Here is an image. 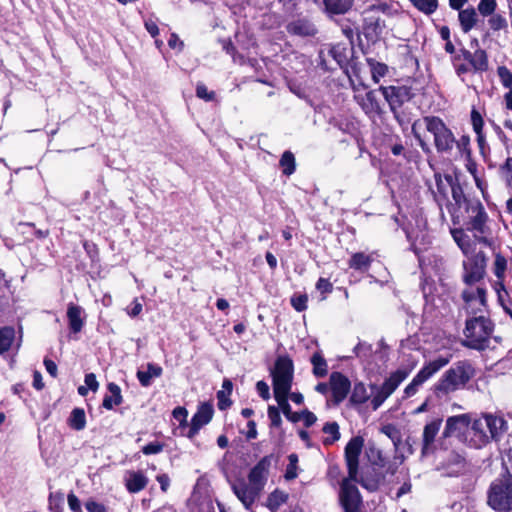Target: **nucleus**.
Segmentation results:
<instances>
[{"instance_id":"26","label":"nucleus","mask_w":512,"mask_h":512,"mask_svg":"<svg viewBox=\"0 0 512 512\" xmlns=\"http://www.w3.org/2000/svg\"><path fill=\"white\" fill-rule=\"evenodd\" d=\"M83 309L82 307L70 303L67 309V318L69 322V328L73 333H79L84 325L82 318Z\"/></svg>"},{"instance_id":"56","label":"nucleus","mask_w":512,"mask_h":512,"mask_svg":"<svg viewBox=\"0 0 512 512\" xmlns=\"http://www.w3.org/2000/svg\"><path fill=\"white\" fill-rule=\"evenodd\" d=\"M489 26L493 31H499L507 26L506 19L500 14H492L488 20Z\"/></svg>"},{"instance_id":"53","label":"nucleus","mask_w":512,"mask_h":512,"mask_svg":"<svg viewBox=\"0 0 512 512\" xmlns=\"http://www.w3.org/2000/svg\"><path fill=\"white\" fill-rule=\"evenodd\" d=\"M457 151L464 157L471 155L470 149V137L468 135H462L456 140L455 146Z\"/></svg>"},{"instance_id":"59","label":"nucleus","mask_w":512,"mask_h":512,"mask_svg":"<svg viewBox=\"0 0 512 512\" xmlns=\"http://www.w3.org/2000/svg\"><path fill=\"white\" fill-rule=\"evenodd\" d=\"M267 414H268V418L271 422V426L272 427H280L281 424H282V419H281V415H280V411L277 407L275 406H269L268 407V411H267Z\"/></svg>"},{"instance_id":"47","label":"nucleus","mask_w":512,"mask_h":512,"mask_svg":"<svg viewBox=\"0 0 512 512\" xmlns=\"http://www.w3.org/2000/svg\"><path fill=\"white\" fill-rule=\"evenodd\" d=\"M382 433L385 434L389 439H391L394 449L397 451L401 444V434L400 431L392 424H388L382 427Z\"/></svg>"},{"instance_id":"60","label":"nucleus","mask_w":512,"mask_h":512,"mask_svg":"<svg viewBox=\"0 0 512 512\" xmlns=\"http://www.w3.org/2000/svg\"><path fill=\"white\" fill-rule=\"evenodd\" d=\"M387 72V66L382 63H375L372 65L371 73L372 79L375 83H378L380 78L384 77Z\"/></svg>"},{"instance_id":"35","label":"nucleus","mask_w":512,"mask_h":512,"mask_svg":"<svg viewBox=\"0 0 512 512\" xmlns=\"http://www.w3.org/2000/svg\"><path fill=\"white\" fill-rule=\"evenodd\" d=\"M311 364L313 366V374L314 376L321 378L327 375L328 373V365L321 354V352L317 351L311 356Z\"/></svg>"},{"instance_id":"43","label":"nucleus","mask_w":512,"mask_h":512,"mask_svg":"<svg viewBox=\"0 0 512 512\" xmlns=\"http://www.w3.org/2000/svg\"><path fill=\"white\" fill-rule=\"evenodd\" d=\"M282 172L286 176H290L295 172V157L291 151H285L279 161Z\"/></svg>"},{"instance_id":"40","label":"nucleus","mask_w":512,"mask_h":512,"mask_svg":"<svg viewBox=\"0 0 512 512\" xmlns=\"http://www.w3.org/2000/svg\"><path fill=\"white\" fill-rule=\"evenodd\" d=\"M451 193H452V198L455 202V205L459 209L464 208V210H466L467 204L472 202L471 199H468L465 196L462 187L458 183H454L451 185ZM475 200L476 199H473V201H475Z\"/></svg>"},{"instance_id":"4","label":"nucleus","mask_w":512,"mask_h":512,"mask_svg":"<svg viewBox=\"0 0 512 512\" xmlns=\"http://www.w3.org/2000/svg\"><path fill=\"white\" fill-rule=\"evenodd\" d=\"M426 130L432 134L436 151L440 154H451L456 138L444 121L436 116L424 117Z\"/></svg>"},{"instance_id":"52","label":"nucleus","mask_w":512,"mask_h":512,"mask_svg":"<svg viewBox=\"0 0 512 512\" xmlns=\"http://www.w3.org/2000/svg\"><path fill=\"white\" fill-rule=\"evenodd\" d=\"M49 508L54 512H61L63 509L64 495L61 492L50 493Z\"/></svg>"},{"instance_id":"6","label":"nucleus","mask_w":512,"mask_h":512,"mask_svg":"<svg viewBox=\"0 0 512 512\" xmlns=\"http://www.w3.org/2000/svg\"><path fill=\"white\" fill-rule=\"evenodd\" d=\"M360 87L366 89L365 84L361 83L358 86L352 85L354 91V100L360 106L361 110L369 119H375L381 117L383 114V106L378 96L380 92L378 90H369L366 92H360Z\"/></svg>"},{"instance_id":"33","label":"nucleus","mask_w":512,"mask_h":512,"mask_svg":"<svg viewBox=\"0 0 512 512\" xmlns=\"http://www.w3.org/2000/svg\"><path fill=\"white\" fill-rule=\"evenodd\" d=\"M458 18L462 31L468 33L477 22V13L474 8H467L459 11Z\"/></svg>"},{"instance_id":"50","label":"nucleus","mask_w":512,"mask_h":512,"mask_svg":"<svg viewBox=\"0 0 512 512\" xmlns=\"http://www.w3.org/2000/svg\"><path fill=\"white\" fill-rule=\"evenodd\" d=\"M502 475L512 479V446L502 453Z\"/></svg>"},{"instance_id":"39","label":"nucleus","mask_w":512,"mask_h":512,"mask_svg":"<svg viewBox=\"0 0 512 512\" xmlns=\"http://www.w3.org/2000/svg\"><path fill=\"white\" fill-rule=\"evenodd\" d=\"M451 235H452L454 241L459 246V248L462 250V252L465 255H468L470 248H471V243H470L469 236L464 232V230L461 228L453 229V230H451Z\"/></svg>"},{"instance_id":"57","label":"nucleus","mask_w":512,"mask_h":512,"mask_svg":"<svg viewBox=\"0 0 512 512\" xmlns=\"http://www.w3.org/2000/svg\"><path fill=\"white\" fill-rule=\"evenodd\" d=\"M307 302L308 297L306 294L294 295L291 298V305L298 312H302L307 309Z\"/></svg>"},{"instance_id":"9","label":"nucleus","mask_w":512,"mask_h":512,"mask_svg":"<svg viewBox=\"0 0 512 512\" xmlns=\"http://www.w3.org/2000/svg\"><path fill=\"white\" fill-rule=\"evenodd\" d=\"M487 258L483 251H479L467 260L463 261V281L467 285H472L484 278L486 273Z\"/></svg>"},{"instance_id":"45","label":"nucleus","mask_w":512,"mask_h":512,"mask_svg":"<svg viewBox=\"0 0 512 512\" xmlns=\"http://www.w3.org/2000/svg\"><path fill=\"white\" fill-rule=\"evenodd\" d=\"M288 499V495L283 491L275 490L267 498V506L270 510H277Z\"/></svg>"},{"instance_id":"42","label":"nucleus","mask_w":512,"mask_h":512,"mask_svg":"<svg viewBox=\"0 0 512 512\" xmlns=\"http://www.w3.org/2000/svg\"><path fill=\"white\" fill-rule=\"evenodd\" d=\"M369 394L367 393V389L365 385L361 382L356 383L353 387L350 402L356 405H360L365 403L369 399Z\"/></svg>"},{"instance_id":"37","label":"nucleus","mask_w":512,"mask_h":512,"mask_svg":"<svg viewBox=\"0 0 512 512\" xmlns=\"http://www.w3.org/2000/svg\"><path fill=\"white\" fill-rule=\"evenodd\" d=\"M69 426L76 430L81 431L86 426V416L85 411L82 408H74L71 411L70 417L68 419Z\"/></svg>"},{"instance_id":"32","label":"nucleus","mask_w":512,"mask_h":512,"mask_svg":"<svg viewBox=\"0 0 512 512\" xmlns=\"http://www.w3.org/2000/svg\"><path fill=\"white\" fill-rule=\"evenodd\" d=\"M372 261L373 259L370 255L357 252L351 256L348 265L351 269L364 272L370 268Z\"/></svg>"},{"instance_id":"46","label":"nucleus","mask_w":512,"mask_h":512,"mask_svg":"<svg viewBox=\"0 0 512 512\" xmlns=\"http://www.w3.org/2000/svg\"><path fill=\"white\" fill-rule=\"evenodd\" d=\"M382 477L380 475L369 476V475H361L358 478V483L365 489L370 492H374L378 490Z\"/></svg>"},{"instance_id":"8","label":"nucleus","mask_w":512,"mask_h":512,"mask_svg":"<svg viewBox=\"0 0 512 512\" xmlns=\"http://www.w3.org/2000/svg\"><path fill=\"white\" fill-rule=\"evenodd\" d=\"M353 481H358V476L350 479L348 475L340 484L339 501L344 512H360L363 507L361 494Z\"/></svg>"},{"instance_id":"63","label":"nucleus","mask_w":512,"mask_h":512,"mask_svg":"<svg viewBox=\"0 0 512 512\" xmlns=\"http://www.w3.org/2000/svg\"><path fill=\"white\" fill-rule=\"evenodd\" d=\"M164 444L160 442H151L142 447V453L145 455L158 454L163 451Z\"/></svg>"},{"instance_id":"5","label":"nucleus","mask_w":512,"mask_h":512,"mask_svg":"<svg viewBox=\"0 0 512 512\" xmlns=\"http://www.w3.org/2000/svg\"><path fill=\"white\" fill-rule=\"evenodd\" d=\"M294 375L293 361L288 356H279L271 371L274 397L288 396Z\"/></svg>"},{"instance_id":"29","label":"nucleus","mask_w":512,"mask_h":512,"mask_svg":"<svg viewBox=\"0 0 512 512\" xmlns=\"http://www.w3.org/2000/svg\"><path fill=\"white\" fill-rule=\"evenodd\" d=\"M409 371L406 369H398L390 374V376L383 382L381 387L391 395L397 387L408 377Z\"/></svg>"},{"instance_id":"34","label":"nucleus","mask_w":512,"mask_h":512,"mask_svg":"<svg viewBox=\"0 0 512 512\" xmlns=\"http://www.w3.org/2000/svg\"><path fill=\"white\" fill-rule=\"evenodd\" d=\"M395 120L402 127L403 130L407 129L413 119V113L408 104L391 111Z\"/></svg>"},{"instance_id":"41","label":"nucleus","mask_w":512,"mask_h":512,"mask_svg":"<svg viewBox=\"0 0 512 512\" xmlns=\"http://www.w3.org/2000/svg\"><path fill=\"white\" fill-rule=\"evenodd\" d=\"M275 400L277 401L283 414L289 421H291L293 423H297L300 421V412H293L290 404L288 403V396H282L279 398H275Z\"/></svg>"},{"instance_id":"54","label":"nucleus","mask_w":512,"mask_h":512,"mask_svg":"<svg viewBox=\"0 0 512 512\" xmlns=\"http://www.w3.org/2000/svg\"><path fill=\"white\" fill-rule=\"evenodd\" d=\"M497 74L504 87L512 88V72L506 66H499Z\"/></svg>"},{"instance_id":"48","label":"nucleus","mask_w":512,"mask_h":512,"mask_svg":"<svg viewBox=\"0 0 512 512\" xmlns=\"http://www.w3.org/2000/svg\"><path fill=\"white\" fill-rule=\"evenodd\" d=\"M288 465L285 470L284 478L287 481L293 480L298 476V455L296 453H291L288 456Z\"/></svg>"},{"instance_id":"12","label":"nucleus","mask_w":512,"mask_h":512,"mask_svg":"<svg viewBox=\"0 0 512 512\" xmlns=\"http://www.w3.org/2000/svg\"><path fill=\"white\" fill-rule=\"evenodd\" d=\"M363 446L364 439L361 436L351 438L345 446L344 457L350 479H356L358 476L359 457Z\"/></svg>"},{"instance_id":"27","label":"nucleus","mask_w":512,"mask_h":512,"mask_svg":"<svg viewBox=\"0 0 512 512\" xmlns=\"http://www.w3.org/2000/svg\"><path fill=\"white\" fill-rule=\"evenodd\" d=\"M146 368L145 371H137V379L143 387L150 386L153 378H158L163 373L162 367L154 363H148Z\"/></svg>"},{"instance_id":"15","label":"nucleus","mask_w":512,"mask_h":512,"mask_svg":"<svg viewBox=\"0 0 512 512\" xmlns=\"http://www.w3.org/2000/svg\"><path fill=\"white\" fill-rule=\"evenodd\" d=\"M463 60L467 61L474 73H483L489 68L487 52L484 49L477 48L474 52H470L466 48L459 49Z\"/></svg>"},{"instance_id":"13","label":"nucleus","mask_w":512,"mask_h":512,"mask_svg":"<svg viewBox=\"0 0 512 512\" xmlns=\"http://www.w3.org/2000/svg\"><path fill=\"white\" fill-rule=\"evenodd\" d=\"M490 443L484 414L472 419L468 428L466 444L472 448L480 449Z\"/></svg>"},{"instance_id":"36","label":"nucleus","mask_w":512,"mask_h":512,"mask_svg":"<svg viewBox=\"0 0 512 512\" xmlns=\"http://www.w3.org/2000/svg\"><path fill=\"white\" fill-rule=\"evenodd\" d=\"M15 340V330L13 327L5 326L0 329V355L7 352Z\"/></svg>"},{"instance_id":"7","label":"nucleus","mask_w":512,"mask_h":512,"mask_svg":"<svg viewBox=\"0 0 512 512\" xmlns=\"http://www.w3.org/2000/svg\"><path fill=\"white\" fill-rule=\"evenodd\" d=\"M451 355L439 356L434 360L426 363L419 372L414 376L412 381L406 386L404 393L407 397H411L416 394L418 388L430 379L439 370L445 367L451 360Z\"/></svg>"},{"instance_id":"18","label":"nucleus","mask_w":512,"mask_h":512,"mask_svg":"<svg viewBox=\"0 0 512 512\" xmlns=\"http://www.w3.org/2000/svg\"><path fill=\"white\" fill-rule=\"evenodd\" d=\"M273 456L268 455L264 456L250 471L248 475L249 484L255 485L259 488H263L267 475L269 472V468L272 463Z\"/></svg>"},{"instance_id":"44","label":"nucleus","mask_w":512,"mask_h":512,"mask_svg":"<svg viewBox=\"0 0 512 512\" xmlns=\"http://www.w3.org/2000/svg\"><path fill=\"white\" fill-rule=\"evenodd\" d=\"M420 12L431 15L438 8V0H409Z\"/></svg>"},{"instance_id":"49","label":"nucleus","mask_w":512,"mask_h":512,"mask_svg":"<svg viewBox=\"0 0 512 512\" xmlns=\"http://www.w3.org/2000/svg\"><path fill=\"white\" fill-rule=\"evenodd\" d=\"M378 13L391 16L393 14L392 6L386 2H377L375 4L368 6L364 11V14L377 15Z\"/></svg>"},{"instance_id":"17","label":"nucleus","mask_w":512,"mask_h":512,"mask_svg":"<svg viewBox=\"0 0 512 512\" xmlns=\"http://www.w3.org/2000/svg\"><path fill=\"white\" fill-rule=\"evenodd\" d=\"M330 387L335 403L339 404L347 397L351 383L342 373L333 372L330 375Z\"/></svg>"},{"instance_id":"14","label":"nucleus","mask_w":512,"mask_h":512,"mask_svg":"<svg viewBox=\"0 0 512 512\" xmlns=\"http://www.w3.org/2000/svg\"><path fill=\"white\" fill-rule=\"evenodd\" d=\"M471 424L470 414H460L448 417L443 430V437H457L466 443L469 425Z\"/></svg>"},{"instance_id":"55","label":"nucleus","mask_w":512,"mask_h":512,"mask_svg":"<svg viewBox=\"0 0 512 512\" xmlns=\"http://www.w3.org/2000/svg\"><path fill=\"white\" fill-rule=\"evenodd\" d=\"M496 9V0H481L478 4V11L483 16H490Z\"/></svg>"},{"instance_id":"25","label":"nucleus","mask_w":512,"mask_h":512,"mask_svg":"<svg viewBox=\"0 0 512 512\" xmlns=\"http://www.w3.org/2000/svg\"><path fill=\"white\" fill-rule=\"evenodd\" d=\"M124 480L126 489L130 493H138L148 484V478L142 471H127Z\"/></svg>"},{"instance_id":"19","label":"nucleus","mask_w":512,"mask_h":512,"mask_svg":"<svg viewBox=\"0 0 512 512\" xmlns=\"http://www.w3.org/2000/svg\"><path fill=\"white\" fill-rule=\"evenodd\" d=\"M442 419H434L427 423L423 429L421 455L425 457L434 451V441L440 430Z\"/></svg>"},{"instance_id":"23","label":"nucleus","mask_w":512,"mask_h":512,"mask_svg":"<svg viewBox=\"0 0 512 512\" xmlns=\"http://www.w3.org/2000/svg\"><path fill=\"white\" fill-rule=\"evenodd\" d=\"M286 29L289 34L301 37L314 36L317 32L315 25L308 19L304 18L291 21L287 25Z\"/></svg>"},{"instance_id":"10","label":"nucleus","mask_w":512,"mask_h":512,"mask_svg":"<svg viewBox=\"0 0 512 512\" xmlns=\"http://www.w3.org/2000/svg\"><path fill=\"white\" fill-rule=\"evenodd\" d=\"M465 212L468 214L467 229L475 231L479 234H486L488 227V214L485 211L483 204L479 200L472 201L467 204Z\"/></svg>"},{"instance_id":"2","label":"nucleus","mask_w":512,"mask_h":512,"mask_svg":"<svg viewBox=\"0 0 512 512\" xmlns=\"http://www.w3.org/2000/svg\"><path fill=\"white\" fill-rule=\"evenodd\" d=\"M494 330L492 321L484 316L473 317L466 321L465 340L462 345L475 350H485Z\"/></svg>"},{"instance_id":"64","label":"nucleus","mask_w":512,"mask_h":512,"mask_svg":"<svg viewBox=\"0 0 512 512\" xmlns=\"http://www.w3.org/2000/svg\"><path fill=\"white\" fill-rule=\"evenodd\" d=\"M371 345L365 342H359L353 349L355 355L359 358L367 357L371 353Z\"/></svg>"},{"instance_id":"61","label":"nucleus","mask_w":512,"mask_h":512,"mask_svg":"<svg viewBox=\"0 0 512 512\" xmlns=\"http://www.w3.org/2000/svg\"><path fill=\"white\" fill-rule=\"evenodd\" d=\"M471 122H472L473 130L475 131V133L476 134L482 133L484 122H483L481 114L476 109H473L471 111Z\"/></svg>"},{"instance_id":"51","label":"nucleus","mask_w":512,"mask_h":512,"mask_svg":"<svg viewBox=\"0 0 512 512\" xmlns=\"http://www.w3.org/2000/svg\"><path fill=\"white\" fill-rule=\"evenodd\" d=\"M372 388L375 389L376 392L372 396L371 406L373 410H377L390 395L381 386H373Z\"/></svg>"},{"instance_id":"38","label":"nucleus","mask_w":512,"mask_h":512,"mask_svg":"<svg viewBox=\"0 0 512 512\" xmlns=\"http://www.w3.org/2000/svg\"><path fill=\"white\" fill-rule=\"evenodd\" d=\"M322 431L329 435V437H326L323 439V444L325 446L332 445L336 441L340 439V431H339V425L337 422H327L324 424Z\"/></svg>"},{"instance_id":"28","label":"nucleus","mask_w":512,"mask_h":512,"mask_svg":"<svg viewBox=\"0 0 512 512\" xmlns=\"http://www.w3.org/2000/svg\"><path fill=\"white\" fill-rule=\"evenodd\" d=\"M213 414V405L207 402L202 403L193 415L191 422L202 428L211 421Z\"/></svg>"},{"instance_id":"16","label":"nucleus","mask_w":512,"mask_h":512,"mask_svg":"<svg viewBox=\"0 0 512 512\" xmlns=\"http://www.w3.org/2000/svg\"><path fill=\"white\" fill-rule=\"evenodd\" d=\"M491 441H500L508 430V422L500 414L483 413Z\"/></svg>"},{"instance_id":"30","label":"nucleus","mask_w":512,"mask_h":512,"mask_svg":"<svg viewBox=\"0 0 512 512\" xmlns=\"http://www.w3.org/2000/svg\"><path fill=\"white\" fill-rule=\"evenodd\" d=\"M107 389L111 395H106L103 399L102 406L107 410H112L114 406L120 405L123 401L121 388L116 383H109Z\"/></svg>"},{"instance_id":"1","label":"nucleus","mask_w":512,"mask_h":512,"mask_svg":"<svg viewBox=\"0 0 512 512\" xmlns=\"http://www.w3.org/2000/svg\"><path fill=\"white\" fill-rule=\"evenodd\" d=\"M475 375L476 369L470 360L457 361L444 372L434 385L435 393L447 395L463 389Z\"/></svg>"},{"instance_id":"31","label":"nucleus","mask_w":512,"mask_h":512,"mask_svg":"<svg viewBox=\"0 0 512 512\" xmlns=\"http://www.w3.org/2000/svg\"><path fill=\"white\" fill-rule=\"evenodd\" d=\"M354 0H324L325 11L331 15H340L348 12Z\"/></svg>"},{"instance_id":"62","label":"nucleus","mask_w":512,"mask_h":512,"mask_svg":"<svg viewBox=\"0 0 512 512\" xmlns=\"http://www.w3.org/2000/svg\"><path fill=\"white\" fill-rule=\"evenodd\" d=\"M196 95L198 98L205 101H212L215 98V93L213 91H208L207 87L202 83L197 84Z\"/></svg>"},{"instance_id":"3","label":"nucleus","mask_w":512,"mask_h":512,"mask_svg":"<svg viewBox=\"0 0 512 512\" xmlns=\"http://www.w3.org/2000/svg\"><path fill=\"white\" fill-rule=\"evenodd\" d=\"M487 504L496 512L512 511V479L500 474L487 491Z\"/></svg>"},{"instance_id":"20","label":"nucleus","mask_w":512,"mask_h":512,"mask_svg":"<svg viewBox=\"0 0 512 512\" xmlns=\"http://www.w3.org/2000/svg\"><path fill=\"white\" fill-rule=\"evenodd\" d=\"M232 489L237 498L243 503L246 509H250V507L258 497V494L261 490V488L255 485H247L244 482L239 484H233Z\"/></svg>"},{"instance_id":"24","label":"nucleus","mask_w":512,"mask_h":512,"mask_svg":"<svg viewBox=\"0 0 512 512\" xmlns=\"http://www.w3.org/2000/svg\"><path fill=\"white\" fill-rule=\"evenodd\" d=\"M507 269V260L501 253H495V259L493 263V273L497 278L496 283V291L498 293V299L502 300V294L501 290H503L505 293V287H504V278H505V272Z\"/></svg>"},{"instance_id":"11","label":"nucleus","mask_w":512,"mask_h":512,"mask_svg":"<svg viewBox=\"0 0 512 512\" xmlns=\"http://www.w3.org/2000/svg\"><path fill=\"white\" fill-rule=\"evenodd\" d=\"M379 91L389 105L390 111L409 104L412 92L406 86H380Z\"/></svg>"},{"instance_id":"21","label":"nucleus","mask_w":512,"mask_h":512,"mask_svg":"<svg viewBox=\"0 0 512 512\" xmlns=\"http://www.w3.org/2000/svg\"><path fill=\"white\" fill-rule=\"evenodd\" d=\"M364 35L369 40H376L383 33L386 24L385 20L375 14H364Z\"/></svg>"},{"instance_id":"22","label":"nucleus","mask_w":512,"mask_h":512,"mask_svg":"<svg viewBox=\"0 0 512 512\" xmlns=\"http://www.w3.org/2000/svg\"><path fill=\"white\" fill-rule=\"evenodd\" d=\"M445 474L450 477H455L463 474L466 471L467 463L464 457L455 452H450L442 464Z\"/></svg>"},{"instance_id":"58","label":"nucleus","mask_w":512,"mask_h":512,"mask_svg":"<svg viewBox=\"0 0 512 512\" xmlns=\"http://www.w3.org/2000/svg\"><path fill=\"white\" fill-rule=\"evenodd\" d=\"M466 164L465 167L467 171L473 176L475 183L478 187H480V179L478 177V166L476 161L472 158V155L465 157Z\"/></svg>"}]
</instances>
